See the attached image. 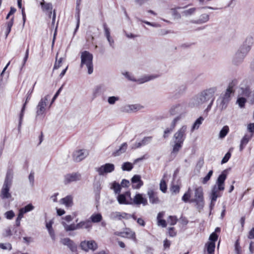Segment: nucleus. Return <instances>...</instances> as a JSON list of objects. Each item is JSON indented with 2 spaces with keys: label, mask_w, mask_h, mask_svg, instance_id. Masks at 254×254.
<instances>
[{
  "label": "nucleus",
  "mask_w": 254,
  "mask_h": 254,
  "mask_svg": "<svg viewBox=\"0 0 254 254\" xmlns=\"http://www.w3.org/2000/svg\"><path fill=\"white\" fill-rule=\"evenodd\" d=\"M217 91L216 87L206 89L199 93L190 101L188 106L190 107H199L212 99Z\"/></svg>",
  "instance_id": "1"
},
{
  "label": "nucleus",
  "mask_w": 254,
  "mask_h": 254,
  "mask_svg": "<svg viewBox=\"0 0 254 254\" xmlns=\"http://www.w3.org/2000/svg\"><path fill=\"white\" fill-rule=\"evenodd\" d=\"M227 170H224L216 180L215 184L212 187L210 193L211 203L215 201L218 197L221 196V191L225 189V181L227 178Z\"/></svg>",
  "instance_id": "2"
},
{
  "label": "nucleus",
  "mask_w": 254,
  "mask_h": 254,
  "mask_svg": "<svg viewBox=\"0 0 254 254\" xmlns=\"http://www.w3.org/2000/svg\"><path fill=\"white\" fill-rule=\"evenodd\" d=\"M236 80H233L229 84L225 93L217 100V106L222 111L226 108L231 99V95L234 92L233 87L237 84Z\"/></svg>",
  "instance_id": "3"
},
{
  "label": "nucleus",
  "mask_w": 254,
  "mask_h": 254,
  "mask_svg": "<svg viewBox=\"0 0 254 254\" xmlns=\"http://www.w3.org/2000/svg\"><path fill=\"white\" fill-rule=\"evenodd\" d=\"M254 44V39L252 37H248L244 43L240 47L235 56L236 62H241L250 51Z\"/></svg>",
  "instance_id": "4"
},
{
  "label": "nucleus",
  "mask_w": 254,
  "mask_h": 254,
  "mask_svg": "<svg viewBox=\"0 0 254 254\" xmlns=\"http://www.w3.org/2000/svg\"><path fill=\"white\" fill-rule=\"evenodd\" d=\"M12 180V173L10 170L7 171L6 176L1 188L0 196L2 199H9L11 197L9 190L11 186Z\"/></svg>",
  "instance_id": "5"
},
{
  "label": "nucleus",
  "mask_w": 254,
  "mask_h": 254,
  "mask_svg": "<svg viewBox=\"0 0 254 254\" xmlns=\"http://www.w3.org/2000/svg\"><path fill=\"white\" fill-rule=\"evenodd\" d=\"M190 202H194L199 211H200L204 205L203 191L201 187H198L194 189V198H191Z\"/></svg>",
  "instance_id": "6"
},
{
  "label": "nucleus",
  "mask_w": 254,
  "mask_h": 254,
  "mask_svg": "<svg viewBox=\"0 0 254 254\" xmlns=\"http://www.w3.org/2000/svg\"><path fill=\"white\" fill-rule=\"evenodd\" d=\"M93 55L88 51H84L81 54V65L82 67L85 65L89 74H91L93 71Z\"/></svg>",
  "instance_id": "7"
},
{
  "label": "nucleus",
  "mask_w": 254,
  "mask_h": 254,
  "mask_svg": "<svg viewBox=\"0 0 254 254\" xmlns=\"http://www.w3.org/2000/svg\"><path fill=\"white\" fill-rule=\"evenodd\" d=\"M187 106V103L185 102L176 104L171 107L169 112L172 115L178 114V116L176 118H179V121H180L185 117V115L186 113Z\"/></svg>",
  "instance_id": "8"
},
{
  "label": "nucleus",
  "mask_w": 254,
  "mask_h": 254,
  "mask_svg": "<svg viewBox=\"0 0 254 254\" xmlns=\"http://www.w3.org/2000/svg\"><path fill=\"white\" fill-rule=\"evenodd\" d=\"M50 98L49 95H46L44 98H41L38 105L37 106L36 115L37 116H43L46 112V108L47 103Z\"/></svg>",
  "instance_id": "9"
},
{
  "label": "nucleus",
  "mask_w": 254,
  "mask_h": 254,
  "mask_svg": "<svg viewBox=\"0 0 254 254\" xmlns=\"http://www.w3.org/2000/svg\"><path fill=\"white\" fill-rule=\"evenodd\" d=\"M95 169L100 176H103L113 172L115 170V165L112 163H106L99 167L96 168Z\"/></svg>",
  "instance_id": "10"
},
{
  "label": "nucleus",
  "mask_w": 254,
  "mask_h": 254,
  "mask_svg": "<svg viewBox=\"0 0 254 254\" xmlns=\"http://www.w3.org/2000/svg\"><path fill=\"white\" fill-rule=\"evenodd\" d=\"M187 129V126L186 125H184L180 128L174 134L173 137L174 140L177 142H184L186 138Z\"/></svg>",
  "instance_id": "11"
},
{
  "label": "nucleus",
  "mask_w": 254,
  "mask_h": 254,
  "mask_svg": "<svg viewBox=\"0 0 254 254\" xmlns=\"http://www.w3.org/2000/svg\"><path fill=\"white\" fill-rule=\"evenodd\" d=\"M80 247L83 250L86 252H87L89 250L95 251L98 248L97 243L92 240L82 242L80 244Z\"/></svg>",
  "instance_id": "12"
},
{
  "label": "nucleus",
  "mask_w": 254,
  "mask_h": 254,
  "mask_svg": "<svg viewBox=\"0 0 254 254\" xmlns=\"http://www.w3.org/2000/svg\"><path fill=\"white\" fill-rule=\"evenodd\" d=\"M143 107L139 104L125 105L122 107V111L125 113H131L142 109Z\"/></svg>",
  "instance_id": "13"
},
{
  "label": "nucleus",
  "mask_w": 254,
  "mask_h": 254,
  "mask_svg": "<svg viewBox=\"0 0 254 254\" xmlns=\"http://www.w3.org/2000/svg\"><path fill=\"white\" fill-rule=\"evenodd\" d=\"M81 179V175L78 173L68 174L64 177V183L65 184H67L73 182L80 180Z\"/></svg>",
  "instance_id": "14"
},
{
  "label": "nucleus",
  "mask_w": 254,
  "mask_h": 254,
  "mask_svg": "<svg viewBox=\"0 0 254 254\" xmlns=\"http://www.w3.org/2000/svg\"><path fill=\"white\" fill-rule=\"evenodd\" d=\"M125 76L129 80L131 81H136V80L134 78V77L131 76L129 73L126 72L124 74ZM156 77V76L153 75H145L142 78L139 79L136 81H137L139 83H143L145 82L148 81L151 79H154Z\"/></svg>",
  "instance_id": "15"
},
{
  "label": "nucleus",
  "mask_w": 254,
  "mask_h": 254,
  "mask_svg": "<svg viewBox=\"0 0 254 254\" xmlns=\"http://www.w3.org/2000/svg\"><path fill=\"white\" fill-rule=\"evenodd\" d=\"M87 154L85 150H79L73 152L72 157L75 162H78L84 159Z\"/></svg>",
  "instance_id": "16"
},
{
  "label": "nucleus",
  "mask_w": 254,
  "mask_h": 254,
  "mask_svg": "<svg viewBox=\"0 0 254 254\" xmlns=\"http://www.w3.org/2000/svg\"><path fill=\"white\" fill-rule=\"evenodd\" d=\"M147 195L151 203L157 204L159 203L160 200L158 197L157 193L153 190H148L147 191Z\"/></svg>",
  "instance_id": "17"
},
{
  "label": "nucleus",
  "mask_w": 254,
  "mask_h": 254,
  "mask_svg": "<svg viewBox=\"0 0 254 254\" xmlns=\"http://www.w3.org/2000/svg\"><path fill=\"white\" fill-rule=\"evenodd\" d=\"M133 203L136 205H140L142 204L143 206L147 205L148 202L146 198L143 196L142 194H136L133 199Z\"/></svg>",
  "instance_id": "18"
},
{
  "label": "nucleus",
  "mask_w": 254,
  "mask_h": 254,
  "mask_svg": "<svg viewBox=\"0 0 254 254\" xmlns=\"http://www.w3.org/2000/svg\"><path fill=\"white\" fill-rule=\"evenodd\" d=\"M131 181L133 184L132 188L134 189H139L143 185L140 176L138 175H134L131 178Z\"/></svg>",
  "instance_id": "19"
},
{
  "label": "nucleus",
  "mask_w": 254,
  "mask_h": 254,
  "mask_svg": "<svg viewBox=\"0 0 254 254\" xmlns=\"http://www.w3.org/2000/svg\"><path fill=\"white\" fill-rule=\"evenodd\" d=\"M61 242L64 245L67 246L71 251L74 252L76 251V246L70 239L68 238L62 239Z\"/></svg>",
  "instance_id": "20"
},
{
  "label": "nucleus",
  "mask_w": 254,
  "mask_h": 254,
  "mask_svg": "<svg viewBox=\"0 0 254 254\" xmlns=\"http://www.w3.org/2000/svg\"><path fill=\"white\" fill-rule=\"evenodd\" d=\"M103 26V28H104V32H105V36L110 44V46L111 47L114 48V40H113V38H111V37L110 36V32L109 28L107 27L106 23H104Z\"/></svg>",
  "instance_id": "21"
},
{
  "label": "nucleus",
  "mask_w": 254,
  "mask_h": 254,
  "mask_svg": "<svg viewBox=\"0 0 254 254\" xmlns=\"http://www.w3.org/2000/svg\"><path fill=\"white\" fill-rule=\"evenodd\" d=\"M152 137L147 136L144 137L141 141L136 142L132 147V148H137L141 146L146 145L151 142Z\"/></svg>",
  "instance_id": "22"
},
{
  "label": "nucleus",
  "mask_w": 254,
  "mask_h": 254,
  "mask_svg": "<svg viewBox=\"0 0 254 254\" xmlns=\"http://www.w3.org/2000/svg\"><path fill=\"white\" fill-rule=\"evenodd\" d=\"M179 122V118H175L172 121L169 127L167 128L164 131V137L166 138L167 134L170 133L175 127L176 126Z\"/></svg>",
  "instance_id": "23"
},
{
  "label": "nucleus",
  "mask_w": 254,
  "mask_h": 254,
  "mask_svg": "<svg viewBox=\"0 0 254 254\" xmlns=\"http://www.w3.org/2000/svg\"><path fill=\"white\" fill-rule=\"evenodd\" d=\"M30 99V96L29 95L27 96L26 101L25 103L23 104V107L22 108V109L21 110L19 116V123H18V130H19L20 129L21 125L22 123L23 118L24 117V112L25 110L26 105L27 103L28 102L29 100Z\"/></svg>",
  "instance_id": "24"
},
{
  "label": "nucleus",
  "mask_w": 254,
  "mask_h": 254,
  "mask_svg": "<svg viewBox=\"0 0 254 254\" xmlns=\"http://www.w3.org/2000/svg\"><path fill=\"white\" fill-rule=\"evenodd\" d=\"M209 19L208 14L204 13L201 14L197 20H192L191 22L194 24H201L208 21Z\"/></svg>",
  "instance_id": "25"
},
{
  "label": "nucleus",
  "mask_w": 254,
  "mask_h": 254,
  "mask_svg": "<svg viewBox=\"0 0 254 254\" xmlns=\"http://www.w3.org/2000/svg\"><path fill=\"white\" fill-rule=\"evenodd\" d=\"M78 229H86L89 230L92 227V223L90 220L82 221L77 223Z\"/></svg>",
  "instance_id": "26"
},
{
  "label": "nucleus",
  "mask_w": 254,
  "mask_h": 254,
  "mask_svg": "<svg viewBox=\"0 0 254 254\" xmlns=\"http://www.w3.org/2000/svg\"><path fill=\"white\" fill-rule=\"evenodd\" d=\"M127 215V213L125 212H114L111 214V218L114 220H121L123 218H126Z\"/></svg>",
  "instance_id": "27"
},
{
  "label": "nucleus",
  "mask_w": 254,
  "mask_h": 254,
  "mask_svg": "<svg viewBox=\"0 0 254 254\" xmlns=\"http://www.w3.org/2000/svg\"><path fill=\"white\" fill-rule=\"evenodd\" d=\"M60 202L65 205L66 207H70L73 204L72 197L71 195H67L66 197L61 199Z\"/></svg>",
  "instance_id": "28"
},
{
  "label": "nucleus",
  "mask_w": 254,
  "mask_h": 254,
  "mask_svg": "<svg viewBox=\"0 0 254 254\" xmlns=\"http://www.w3.org/2000/svg\"><path fill=\"white\" fill-rule=\"evenodd\" d=\"M241 90L243 95L249 97L251 101L254 102V92L251 94L249 88H246L245 89L242 88Z\"/></svg>",
  "instance_id": "29"
},
{
  "label": "nucleus",
  "mask_w": 254,
  "mask_h": 254,
  "mask_svg": "<svg viewBox=\"0 0 254 254\" xmlns=\"http://www.w3.org/2000/svg\"><path fill=\"white\" fill-rule=\"evenodd\" d=\"M42 9L44 11H50V13H52L53 9L52 4L51 3H46L44 0H42L40 3Z\"/></svg>",
  "instance_id": "30"
},
{
  "label": "nucleus",
  "mask_w": 254,
  "mask_h": 254,
  "mask_svg": "<svg viewBox=\"0 0 254 254\" xmlns=\"http://www.w3.org/2000/svg\"><path fill=\"white\" fill-rule=\"evenodd\" d=\"M127 143L122 144L120 148L113 153V156H119L120 154L124 153L127 150Z\"/></svg>",
  "instance_id": "31"
},
{
  "label": "nucleus",
  "mask_w": 254,
  "mask_h": 254,
  "mask_svg": "<svg viewBox=\"0 0 254 254\" xmlns=\"http://www.w3.org/2000/svg\"><path fill=\"white\" fill-rule=\"evenodd\" d=\"M62 224L66 231H74L78 230L77 224H71L70 225H67L65 222H62Z\"/></svg>",
  "instance_id": "32"
},
{
  "label": "nucleus",
  "mask_w": 254,
  "mask_h": 254,
  "mask_svg": "<svg viewBox=\"0 0 254 254\" xmlns=\"http://www.w3.org/2000/svg\"><path fill=\"white\" fill-rule=\"evenodd\" d=\"M205 247L206 248L207 252L208 254H214V251L215 247V244L214 242H208L207 244H206Z\"/></svg>",
  "instance_id": "33"
},
{
  "label": "nucleus",
  "mask_w": 254,
  "mask_h": 254,
  "mask_svg": "<svg viewBox=\"0 0 254 254\" xmlns=\"http://www.w3.org/2000/svg\"><path fill=\"white\" fill-rule=\"evenodd\" d=\"M126 195L129 196L130 193L128 192H127L126 193V194H119L118 196L117 200L120 204H128V203L126 200Z\"/></svg>",
  "instance_id": "34"
},
{
  "label": "nucleus",
  "mask_w": 254,
  "mask_h": 254,
  "mask_svg": "<svg viewBox=\"0 0 254 254\" xmlns=\"http://www.w3.org/2000/svg\"><path fill=\"white\" fill-rule=\"evenodd\" d=\"M191 190L190 188H189L188 191L185 193L183 196L182 199L185 202H190Z\"/></svg>",
  "instance_id": "35"
},
{
  "label": "nucleus",
  "mask_w": 254,
  "mask_h": 254,
  "mask_svg": "<svg viewBox=\"0 0 254 254\" xmlns=\"http://www.w3.org/2000/svg\"><path fill=\"white\" fill-rule=\"evenodd\" d=\"M90 221L93 223H98L101 221L102 216L100 213L93 214L90 217Z\"/></svg>",
  "instance_id": "36"
},
{
  "label": "nucleus",
  "mask_w": 254,
  "mask_h": 254,
  "mask_svg": "<svg viewBox=\"0 0 254 254\" xmlns=\"http://www.w3.org/2000/svg\"><path fill=\"white\" fill-rule=\"evenodd\" d=\"M204 120V119L202 117H200L199 118H198L193 125L191 127V131L192 132L194 130L197 129L199 128L200 125L202 124V121Z\"/></svg>",
  "instance_id": "37"
},
{
  "label": "nucleus",
  "mask_w": 254,
  "mask_h": 254,
  "mask_svg": "<svg viewBox=\"0 0 254 254\" xmlns=\"http://www.w3.org/2000/svg\"><path fill=\"white\" fill-rule=\"evenodd\" d=\"M135 233L129 229H127L122 233V236H126L129 238L135 239Z\"/></svg>",
  "instance_id": "38"
},
{
  "label": "nucleus",
  "mask_w": 254,
  "mask_h": 254,
  "mask_svg": "<svg viewBox=\"0 0 254 254\" xmlns=\"http://www.w3.org/2000/svg\"><path fill=\"white\" fill-rule=\"evenodd\" d=\"M104 92L103 87L102 85H99L96 86L93 91V96L94 97H96Z\"/></svg>",
  "instance_id": "39"
},
{
  "label": "nucleus",
  "mask_w": 254,
  "mask_h": 254,
  "mask_svg": "<svg viewBox=\"0 0 254 254\" xmlns=\"http://www.w3.org/2000/svg\"><path fill=\"white\" fill-rule=\"evenodd\" d=\"M175 144L173 146L172 153L177 154L182 148L183 142H177L174 140Z\"/></svg>",
  "instance_id": "40"
},
{
  "label": "nucleus",
  "mask_w": 254,
  "mask_h": 254,
  "mask_svg": "<svg viewBox=\"0 0 254 254\" xmlns=\"http://www.w3.org/2000/svg\"><path fill=\"white\" fill-rule=\"evenodd\" d=\"M229 131V128L228 126H225L223 127L222 129L220 130L219 134V137L220 138H223L226 136Z\"/></svg>",
  "instance_id": "41"
},
{
  "label": "nucleus",
  "mask_w": 254,
  "mask_h": 254,
  "mask_svg": "<svg viewBox=\"0 0 254 254\" xmlns=\"http://www.w3.org/2000/svg\"><path fill=\"white\" fill-rule=\"evenodd\" d=\"M0 249L3 250H7L9 251L12 250V245L9 243H0Z\"/></svg>",
  "instance_id": "42"
},
{
  "label": "nucleus",
  "mask_w": 254,
  "mask_h": 254,
  "mask_svg": "<svg viewBox=\"0 0 254 254\" xmlns=\"http://www.w3.org/2000/svg\"><path fill=\"white\" fill-rule=\"evenodd\" d=\"M195 10H196L195 8L192 7V8H190L188 9H186V10H184L182 12V14L184 16H189L193 14L194 13V12H195Z\"/></svg>",
  "instance_id": "43"
},
{
  "label": "nucleus",
  "mask_w": 254,
  "mask_h": 254,
  "mask_svg": "<svg viewBox=\"0 0 254 254\" xmlns=\"http://www.w3.org/2000/svg\"><path fill=\"white\" fill-rule=\"evenodd\" d=\"M14 17H12L7 22V28L6 30V36L7 37L8 34L11 31V28L13 24Z\"/></svg>",
  "instance_id": "44"
},
{
  "label": "nucleus",
  "mask_w": 254,
  "mask_h": 254,
  "mask_svg": "<svg viewBox=\"0 0 254 254\" xmlns=\"http://www.w3.org/2000/svg\"><path fill=\"white\" fill-rule=\"evenodd\" d=\"M133 168L132 164L129 162L124 163L122 166V169L123 171H130Z\"/></svg>",
  "instance_id": "45"
},
{
  "label": "nucleus",
  "mask_w": 254,
  "mask_h": 254,
  "mask_svg": "<svg viewBox=\"0 0 254 254\" xmlns=\"http://www.w3.org/2000/svg\"><path fill=\"white\" fill-rule=\"evenodd\" d=\"M253 137V134H247L242 138L241 142L242 144H247Z\"/></svg>",
  "instance_id": "46"
},
{
  "label": "nucleus",
  "mask_w": 254,
  "mask_h": 254,
  "mask_svg": "<svg viewBox=\"0 0 254 254\" xmlns=\"http://www.w3.org/2000/svg\"><path fill=\"white\" fill-rule=\"evenodd\" d=\"M111 189L114 190L116 193H119L121 189V185L119 183L115 182L113 183Z\"/></svg>",
  "instance_id": "47"
},
{
  "label": "nucleus",
  "mask_w": 254,
  "mask_h": 254,
  "mask_svg": "<svg viewBox=\"0 0 254 254\" xmlns=\"http://www.w3.org/2000/svg\"><path fill=\"white\" fill-rule=\"evenodd\" d=\"M160 190L163 192L165 193L167 191V184L164 180L162 179L159 184Z\"/></svg>",
  "instance_id": "48"
},
{
  "label": "nucleus",
  "mask_w": 254,
  "mask_h": 254,
  "mask_svg": "<svg viewBox=\"0 0 254 254\" xmlns=\"http://www.w3.org/2000/svg\"><path fill=\"white\" fill-rule=\"evenodd\" d=\"M34 206L31 204L29 203L26 205L25 207L21 208V209L25 213H27L32 211L34 209Z\"/></svg>",
  "instance_id": "49"
},
{
  "label": "nucleus",
  "mask_w": 254,
  "mask_h": 254,
  "mask_svg": "<svg viewBox=\"0 0 254 254\" xmlns=\"http://www.w3.org/2000/svg\"><path fill=\"white\" fill-rule=\"evenodd\" d=\"M119 100L120 98L118 96H110L108 98V102L110 105H114Z\"/></svg>",
  "instance_id": "50"
},
{
  "label": "nucleus",
  "mask_w": 254,
  "mask_h": 254,
  "mask_svg": "<svg viewBox=\"0 0 254 254\" xmlns=\"http://www.w3.org/2000/svg\"><path fill=\"white\" fill-rule=\"evenodd\" d=\"M212 174H213V171L212 170L209 171V172L208 173V174H207V175L202 179L201 183L203 184H206V183L210 180Z\"/></svg>",
  "instance_id": "51"
},
{
  "label": "nucleus",
  "mask_w": 254,
  "mask_h": 254,
  "mask_svg": "<svg viewBox=\"0 0 254 254\" xmlns=\"http://www.w3.org/2000/svg\"><path fill=\"white\" fill-rule=\"evenodd\" d=\"M12 232L10 227L6 228L2 232V236L3 237H7L11 236Z\"/></svg>",
  "instance_id": "52"
},
{
  "label": "nucleus",
  "mask_w": 254,
  "mask_h": 254,
  "mask_svg": "<svg viewBox=\"0 0 254 254\" xmlns=\"http://www.w3.org/2000/svg\"><path fill=\"white\" fill-rule=\"evenodd\" d=\"M177 218L176 216H170L167 220V222L171 225H174L177 222Z\"/></svg>",
  "instance_id": "53"
},
{
  "label": "nucleus",
  "mask_w": 254,
  "mask_h": 254,
  "mask_svg": "<svg viewBox=\"0 0 254 254\" xmlns=\"http://www.w3.org/2000/svg\"><path fill=\"white\" fill-rule=\"evenodd\" d=\"M170 190L172 194H177L180 191V188L178 185H173L171 187Z\"/></svg>",
  "instance_id": "54"
},
{
  "label": "nucleus",
  "mask_w": 254,
  "mask_h": 254,
  "mask_svg": "<svg viewBox=\"0 0 254 254\" xmlns=\"http://www.w3.org/2000/svg\"><path fill=\"white\" fill-rule=\"evenodd\" d=\"M58 54L57 55V56ZM63 62V58H60V59L57 60V57H56V61L54 64V69H58L61 65Z\"/></svg>",
  "instance_id": "55"
},
{
  "label": "nucleus",
  "mask_w": 254,
  "mask_h": 254,
  "mask_svg": "<svg viewBox=\"0 0 254 254\" xmlns=\"http://www.w3.org/2000/svg\"><path fill=\"white\" fill-rule=\"evenodd\" d=\"M4 215L5 218H6L7 219H11L15 216L14 213L12 210L6 212Z\"/></svg>",
  "instance_id": "56"
},
{
  "label": "nucleus",
  "mask_w": 254,
  "mask_h": 254,
  "mask_svg": "<svg viewBox=\"0 0 254 254\" xmlns=\"http://www.w3.org/2000/svg\"><path fill=\"white\" fill-rule=\"evenodd\" d=\"M246 102V100L244 97H240L238 99L237 101V103L239 104V106L241 108H243L244 107Z\"/></svg>",
  "instance_id": "57"
},
{
  "label": "nucleus",
  "mask_w": 254,
  "mask_h": 254,
  "mask_svg": "<svg viewBox=\"0 0 254 254\" xmlns=\"http://www.w3.org/2000/svg\"><path fill=\"white\" fill-rule=\"evenodd\" d=\"M28 180L30 183V185L33 187L34 185V173L33 172H31L29 176Z\"/></svg>",
  "instance_id": "58"
},
{
  "label": "nucleus",
  "mask_w": 254,
  "mask_h": 254,
  "mask_svg": "<svg viewBox=\"0 0 254 254\" xmlns=\"http://www.w3.org/2000/svg\"><path fill=\"white\" fill-rule=\"evenodd\" d=\"M28 56H29V49H27V50L26 51L25 56H24V57L23 60V63L22 64L21 69H22V68L25 66V64L28 60Z\"/></svg>",
  "instance_id": "59"
},
{
  "label": "nucleus",
  "mask_w": 254,
  "mask_h": 254,
  "mask_svg": "<svg viewBox=\"0 0 254 254\" xmlns=\"http://www.w3.org/2000/svg\"><path fill=\"white\" fill-rule=\"evenodd\" d=\"M230 157H231V153L230 152H227L225 154L224 157L223 158V159L221 161V163L224 164V163H226L229 160Z\"/></svg>",
  "instance_id": "60"
},
{
  "label": "nucleus",
  "mask_w": 254,
  "mask_h": 254,
  "mask_svg": "<svg viewBox=\"0 0 254 254\" xmlns=\"http://www.w3.org/2000/svg\"><path fill=\"white\" fill-rule=\"evenodd\" d=\"M247 129L250 132V134H253L254 132V123H250L247 126Z\"/></svg>",
  "instance_id": "61"
},
{
  "label": "nucleus",
  "mask_w": 254,
  "mask_h": 254,
  "mask_svg": "<svg viewBox=\"0 0 254 254\" xmlns=\"http://www.w3.org/2000/svg\"><path fill=\"white\" fill-rule=\"evenodd\" d=\"M171 12L172 14L175 16V18H179L181 16L179 13L177 12V9L175 8H172L171 9Z\"/></svg>",
  "instance_id": "62"
},
{
  "label": "nucleus",
  "mask_w": 254,
  "mask_h": 254,
  "mask_svg": "<svg viewBox=\"0 0 254 254\" xmlns=\"http://www.w3.org/2000/svg\"><path fill=\"white\" fill-rule=\"evenodd\" d=\"M218 238V236L215 233H212L209 237V240L210 242H214L217 241Z\"/></svg>",
  "instance_id": "63"
},
{
  "label": "nucleus",
  "mask_w": 254,
  "mask_h": 254,
  "mask_svg": "<svg viewBox=\"0 0 254 254\" xmlns=\"http://www.w3.org/2000/svg\"><path fill=\"white\" fill-rule=\"evenodd\" d=\"M248 238L250 239H254V227L249 232Z\"/></svg>",
  "instance_id": "64"
}]
</instances>
